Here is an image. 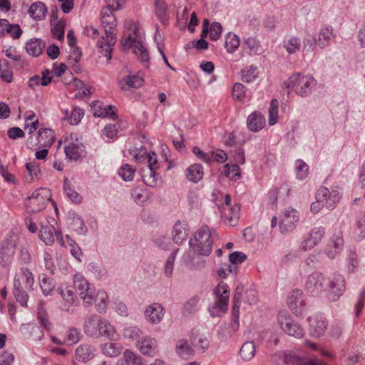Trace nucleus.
Wrapping results in <instances>:
<instances>
[{
	"label": "nucleus",
	"instance_id": "nucleus-1",
	"mask_svg": "<svg viewBox=\"0 0 365 365\" xmlns=\"http://www.w3.org/2000/svg\"><path fill=\"white\" fill-rule=\"evenodd\" d=\"M113 9L108 7L101 10V25L105 29V35L101 36L97 46H115L117 39V21Z\"/></svg>",
	"mask_w": 365,
	"mask_h": 365
},
{
	"label": "nucleus",
	"instance_id": "nucleus-2",
	"mask_svg": "<svg viewBox=\"0 0 365 365\" xmlns=\"http://www.w3.org/2000/svg\"><path fill=\"white\" fill-rule=\"evenodd\" d=\"M190 247L197 254L207 256L212 250L213 240L210 228L202 226L195 234L194 237L190 239Z\"/></svg>",
	"mask_w": 365,
	"mask_h": 365
},
{
	"label": "nucleus",
	"instance_id": "nucleus-3",
	"mask_svg": "<svg viewBox=\"0 0 365 365\" xmlns=\"http://www.w3.org/2000/svg\"><path fill=\"white\" fill-rule=\"evenodd\" d=\"M284 83L287 88L293 90L302 97H305L311 93L317 85V81L311 75L297 73L291 76Z\"/></svg>",
	"mask_w": 365,
	"mask_h": 365
},
{
	"label": "nucleus",
	"instance_id": "nucleus-4",
	"mask_svg": "<svg viewBox=\"0 0 365 365\" xmlns=\"http://www.w3.org/2000/svg\"><path fill=\"white\" fill-rule=\"evenodd\" d=\"M215 302L209 308V312L212 317H221L228 308L230 288L225 282H220L214 289Z\"/></svg>",
	"mask_w": 365,
	"mask_h": 365
},
{
	"label": "nucleus",
	"instance_id": "nucleus-5",
	"mask_svg": "<svg viewBox=\"0 0 365 365\" xmlns=\"http://www.w3.org/2000/svg\"><path fill=\"white\" fill-rule=\"evenodd\" d=\"M145 35L139 24L131 19L125 20L121 38L122 46H143Z\"/></svg>",
	"mask_w": 365,
	"mask_h": 365
},
{
	"label": "nucleus",
	"instance_id": "nucleus-6",
	"mask_svg": "<svg viewBox=\"0 0 365 365\" xmlns=\"http://www.w3.org/2000/svg\"><path fill=\"white\" fill-rule=\"evenodd\" d=\"M73 287L76 293L83 301L84 307H89L93 304L96 289L88 282L86 278L81 273H76L73 277Z\"/></svg>",
	"mask_w": 365,
	"mask_h": 365
},
{
	"label": "nucleus",
	"instance_id": "nucleus-7",
	"mask_svg": "<svg viewBox=\"0 0 365 365\" xmlns=\"http://www.w3.org/2000/svg\"><path fill=\"white\" fill-rule=\"evenodd\" d=\"M55 237L61 246H65V241L60 229L58 227L56 220L51 217L46 224L41 227L39 238L46 245H52Z\"/></svg>",
	"mask_w": 365,
	"mask_h": 365
},
{
	"label": "nucleus",
	"instance_id": "nucleus-8",
	"mask_svg": "<svg viewBox=\"0 0 365 365\" xmlns=\"http://www.w3.org/2000/svg\"><path fill=\"white\" fill-rule=\"evenodd\" d=\"M49 190L41 187L34 190L25 201V206L30 212H38L45 207L46 202L50 200Z\"/></svg>",
	"mask_w": 365,
	"mask_h": 365
},
{
	"label": "nucleus",
	"instance_id": "nucleus-9",
	"mask_svg": "<svg viewBox=\"0 0 365 365\" xmlns=\"http://www.w3.org/2000/svg\"><path fill=\"white\" fill-rule=\"evenodd\" d=\"M277 322L281 329L289 336L302 338L304 330L302 327L286 311H280L277 315Z\"/></svg>",
	"mask_w": 365,
	"mask_h": 365
},
{
	"label": "nucleus",
	"instance_id": "nucleus-10",
	"mask_svg": "<svg viewBox=\"0 0 365 365\" xmlns=\"http://www.w3.org/2000/svg\"><path fill=\"white\" fill-rule=\"evenodd\" d=\"M18 237L14 233L6 235L0 249V264L2 267L9 266L14 258Z\"/></svg>",
	"mask_w": 365,
	"mask_h": 365
},
{
	"label": "nucleus",
	"instance_id": "nucleus-11",
	"mask_svg": "<svg viewBox=\"0 0 365 365\" xmlns=\"http://www.w3.org/2000/svg\"><path fill=\"white\" fill-rule=\"evenodd\" d=\"M231 199L230 195H226L224 199V203L217 205L221 217L226 224L230 226H235L238 222L240 218V207L237 204L231 205Z\"/></svg>",
	"mask_w": 365,
	"mask_h": 365
},
{
	"label": "nucleus",
	"instance_id": "nucleus-12",
	"mask_svg": "<svg viewBox=\"0 0 365 365\" xmlns=\"http://www.w3.org/2000/svg\"><path fill=\"white\" fill-rule=\"evenodd\" d=\"M327 279L319 272L309 274L305 282V290L312 296L320 295L327 290Z\"/></svg>",
	"mask_w": 365,
	"mask_h": 365
},
{
	"label": "nucleus",
	"instance_id": "nucleus-13",
	"mask_svg": "<svg viewBox=\"0 0 365 365\" xmlns=\"http://www.w3.org/2000/svg\"><path fill=\"white\" fill-rule=\"evenodd\" d=\"M299 220V212L292 207L284 209L280 217L279 229L282 233H288L292 231Z\"/></svg>",
	"mask_w": 365,
	"mask_h": 365
},
{
	"label": "nucleus",
	"instance_id": "nucleus-14",
	"mask_svg": "<svg viewBox=\"0 0 365 365\" xmlns=\"http://www.w3.org/2000/svg\"><path fill=\"white\" fill-rule=\"evenodd\" d=\"M221 33L222 26L220 24L215 22L210 26L209 20L205 19L202 22V30L200 35L201 38L198 40L195 46H207L205 38L208 34L211 40L216 41L220 38Z\"/></svg>",
	"mask_w": 365,
	"mask_h": 365
},
{
	"label": "nucleus",
	"instance_id": "nucleus-15",
	"mask_svg": "<svg viewBox=\"0 0 365 365\" xmlns=\"http://www.w3.org/2000/svg\"><path fill=\"white\" fill-rule=\"evenodd\" d=\"M327 289H329V299L332 302L337 301L346 289L345 279L343 275L336 274L330 280L327 279Z\"/></svg>",
	"mask_w": 365,
	"mask_h": 365
},
{
	"label": "nucleus",
	"instance_id": "nucleus-16",
	"mask_svg": "<svg viewBox=\"0 0 365 365\" xmlns=\"http://www.w3.org/2000/svg\"><path fill=\"white\" fill-rule=\"evenodd\" d=\"M325 235V228L322 226L314 227L304 237L301 242L300 249L307 251L313 249L322 240Z\"/></svg>",
	"mask_w": 365,
	"mask_h": 365
},
{
	"label": "nucleus",
	"instance_id": "nucleus-17",
	"mask_svg": "<svg viewBox=\"0 0 365 365\" xmlns=\"http://www.w3.org/2000/svg\"><path fill=\"white\" fill-rule=\"evenodd\" d=\"M135 346L144 356L153 357L158 352V344L155 338L145 335L139 338L135 342Z\"/></svg>",
	"mask_w": 365,
	"mask_h": 365
},
{
	"label": "nucleus",
	"instance_id": "nucleus-18",
	"mask_svg": "<svg viewBox=\"0 0 365 365\" xmlns=\"http://www.w3.org/2000/svg\"><path fill=\"white\" fill-rule=\"evenodd\" d=\"M65 154L70 160H76L81 156L83 144L76 138V135L71 134L65 139Z\"/></svg>",
	"mask_w": 365,
	"mask_h": 365
},
{
	"label": "nucleus",
	"instance_id": "nucleus-19",
	"mask_svg": "<svg viewBox=\"0 0 365 365\" xmlns=\"http://www.w3.org/2000/svg\"><path fill=\"white\" fill-rule=\"evenodd\" d=\"M309 331L311 336L319 338L327 329V321L322 314H315L309 317Z\"/></svg>",
	"mask_w": 365,
	"mask_h": 365
},
{
	"label": "nucleus",
	"instance_id": "nucleus-20",
	"mask_svg": "<svg viewBox=\"0 0 365 365\" xmlns=\"http://www.w3.org/2000/svg\"><path fill=\"white\" fill-rule=\"evenodd\" d=\"M165 314V310L160 303H152L148 305L144 312L145 320L152 324H158L161 322Z\"/></svg>",
	"mask_w": 365,
	"mask_h": 365
},
{
	"label": "nucleus",
	"instance_id": "nucleus-21",
	"mask_svg": "<svg viewBox=\"0 0 365 365\" xmlns=\"http://www.w3.org/2000/svg\"><path fill=\"white\" fill-rule=\"evenodd\" d=\"M303 298V292L300 289H294L288 297V307L297 316L302 315L304 310L305 302Z\"/></svg>",
	"mask_w": 365,
	"mask_h": 365
},
{
	"label": "nucleus",
	"instance_id": "nucleus-22",
	"mask_svg": "<svg viewBox=\"0 0 365 365\" xmlns=\"http://www.w3.org/2000/svg\"><path fill=\"white\" fill-rule=\"evenodd\" d=\"M93 115L99 118H109L113 120H116L118 115L116 108L113 106H106L101 101H95L91 104Z\"/></svg>",
	"mask_w": 365,
	"mask_h": 365
},
{
	"label": "nucleus",
	"instance_id": "nucleus-23",
	"mask_svg": "<svg viewBox=\"0 0 365 365\" xmlns=\"http://www.w3.org/2000/svg\"><path fill=\"white\" fill-rule=\"evenodd\" d=\"M101 317L93 314L87 316L83 322L84 333L92 338L98 339Z\"/></svg>",
	"mask_w": 365,
	"mask_h": 365
},
{
	"label": "nucleus",
	"instance_id": "nucleus-24",
	"mask_svg": "<svg viewBox=\"0 0 365 365\" xmlns=\"http://www.w3.org/2000/svg\"><path fill=\"white\" fill-rule=\"evenodd\" d=\"M284 358V362L289 365H327L326 363L317 358L306 359L299 357L292 351L281 354Z\"/></svg>",
	"mask_w": 365,
	"mask_h": 365
},
{
	"label": "nucleus",
	"instance_id": "nucleus-25",
	"mask_svg": "<svg viewBox=\"0 0 365 365\" xmlns=\"http://www.w3.org/2000/svg\"><path fill=\"white\" fill-rule=\"evenodd\" d=\"M96 349L88 344H82L75 351V359L78 361L87 363L96 356Z\"/></svg>",
	"mask_w": 365,
	"mask_h": 365
},
{
	"label": "nucleus",
	"instance_id": "nucleus-26",
	"mask_svg": "<svg viewBox=\"0 0 365 365\" xmlns=\"http://www.w3.org/2000/svg\"><path fill=\"white\" fill-rule=\"evenodd\" d=\"M101 336L106 337L111 341L118 340L120 336L115 327L108 319L104 317L101 318V322H100L98 338Z\"/></svg>",
	"mask_w": 365,
	"mask_h": 365
},
{
	"label": "nucleus",
	"instance_id": "nucleus-27",
	"mask_svg": "<svg viewBox=\"0 0 365 365\" xmlns=\"http://www.w3.org/2000/svg\"><path fill=\"white\" fill-rule=\"evenodd\" d=\"M247 125L250 130L258 132L265 125V118L261 113L253 112L247 117Z\"/></svg>",
	"mask_w": 365,
	"mask_h": 365
},
{
	"label": "nucleus",
	"instance_id": "nucleus-28",
	"mask_svg": "<svg viewBox=\"0 0 365 365\" xmlns=\"http://www.w3.org/2000/svg\"><path fill=\"white\" fill-rule=\"evenodd\" d=\"M68 224L70 227L79 235H86L88 228L83 219L76 212H69Z\"/></svg>",
	"mask_w": 365,
	"mask_h": 365
},
{
	"label": "nucleus",
	"instance_id": "nucleus-29",
	"mask_svg": "<svg viewBox=\"0 0 365 365\" xmlns=\"http://www.w3.org/2000/svg\"><path fill=\"white\" fill-rule=\"evenodd\" d=\"M188 232L189 230L186 223L180 221L176 222L173 228V241L176 244H180L187 239Z\"/></svg>",
	"mask_w": 365,
	"mask_h": 365
},
{
	"label": "nucleus",
	"instance_id": "nucleus-30",
	"mask_svg": "<svg viewBox=\"0 0 365 365\" xmlns=\"http://www.w3.org/2000/svg\"><path fill=\"white\" fill-rule=\"evenodd\" d=\"M341 189L339 187H333L331 191L328 190L324 200V206L329 210H334L341 199Z\"/></svg>",
	"mask_w": 365,
	"mask_h": 365
},
{
	"label": "nucleus",
	"instance_id": "nucleus-31",
	"mask_svg": "<svg viewBox=\"0 0 365 365\" xmlns=\"http://www.w3.org/2000/svg\"><path fill=\"white\" fill-rule=\"evenodd\" d=\"M51 24L53 36L61 42L64 37L65 21L63 19L57 21V16L53 12L51 18Z\"/></svg>",
	"mask_w": 365,
	"mask_h": 365
},
{
	"label": "nucleus",
	"instance_id": "nucleus-32",
	"mask_svg": "<svg viewBox=\"0 0 365 365\" xmlns=\"http://www.w3.org/2000/svg\"><path fill=\"white\" fill-rule=\"evenodd\" d=\"M55 136L53 130L41 128L38 132V144L42 147H50L54 142Z\"/></svg>",
	"mask_w": 365,
	"mask_h": 365
},
{
	"label": "nucleus",
	"instance_id": "nucleus-33",
	"mask_svg": "<svg viewBox=\"0 0 365 365\" xmlns=\"http://www.w3.org/2000/svg\"><path fill=\"white\" fill-rule=\"evenodd\" d=\"M96 294L93 301L97 312L100 314H106L108 309V297L107 292L103 289H100Z\"/></svg>",
	"mask_w": 365,
	"mask_h": 365
},
{
	"label": "nucleus",
	"instance_id": "nucleus-34",
	"mask_svg": "<svg viewBox=\"0 0 365 365\" xmlns=\"http://www.w3.org/2000/svg\"><path fill=\"white\" fill-rule=\"evenodd\" d=\"M203 168L200 164L195 163L189 166L185 170L187 179L192 182H199L203 177Z\"/></svg>",
	"mask_w": 365,
	"mask_h": 365
},
{
	"label": "nucleus",
	"instance_id": "nucleus-35",
	"mask_svg": "<svg viewBox=\"0 0 365 365\" xmlns=\"http://www.w3.org/2000/svg\"><path fill=\"white\" fill-rule=\"evenodd\" d=\"M328 193V188L326 187H321L316 195V201L313 202L310 206V211L313 214L318 213L323 206H324V197Z\"/></svg>",
	"mask_w": 365,
	"mask_h": 365
},
{
	"label": "nucleus",
	"instance_id": "nucleus-36",
	"mask_svg": "<svg viewBox=\"0 0 365 365\" xmlns=\"http://www.w3.org/2000/svg\"><path fill=\"white\" fill-rule=\"evenodd\" d=\"M344 245V240L341 237H337L330 242L326 247V253L330 259L335 258L341 251Z\"/></svg>",
	"mask_w": 365,
	"mask_h": 365
},
{
	"label": "nucleus",
	"instance_id": "nucleus-37",
	"mask_svg": "<svg viewBox=\"0 0 365 365\" xmlns=\"http://www.w3.org/2000/svg\"><path fill=\"white\" fill-rule=\"evenodd\" d=\"M47 9L41 2H36L31 4L29 10V14L34 19L40 21L45 18Z\"/></svg>",
	"mask_w": 365,
	"mask_h": 365
},
{
	"label": "nucleus",
	"instance_id": "nucleus-38",
	"mask_svg": "<svg viewBox=\"0 0 365 365\" xmlns=\"http://www.w3.org/2000/svg\"><path fill=\"white\" fill-rule=\"evenodd\" d=\"M142 178L143 182L150 187H156L160 180L159 175L156 173V170L149 168L143 170Z\"/></svg>",
	"mask_w": 365,
	"mask_h": 365
},
{
	"label": "nucleus",
	"instance_id": "nucleus-39",
	"mask_svg": "<svg viewBox=\"0 0 365 365\" xmlns=\"http://www.w3.org/2000/svg\"><path fill=\"white\" fill-rule=\"evenodd\" d=\"M39 284L41 289L45 295L51 294L56 287L54 279L52 277H48L45 274L39 275Z\"/></svg>",
	"mask_w": 365,
	"mask_h": 365
},
{
	"label": "nucleus",
	"instance_id": "nucleus-40",
	"mask_svg": "<svg viewBox=\"0 0 365 365\" xmlns=\"http://www.w3.org/2000/svg\"><path fill=\"white\" fill-rule=\"evenodd\" d=\"M102 353L108 357L118 356L122 350V346L117 343L107 342L101 345Z\"/></svg>",
	"mask_w": 365,
	"mask_h": 365
},
{
	"label": "nucleus",
	"instance_id": "nucleus-41",
	"mask_svg": "<svg viewBox=\"0 0 365 365\" xmlns=\"http://www.w3.org/2000/svg\"><path fill=\"white\" fill-rule=\"evenodd\" d=\"M175 349L178 356L184 359H188L193 354V349L185 339H180L177 342Z\"/></svg>",
	"mask_w": 365,
	"mask_h": 365
},
{
	"label": "nucleus",
	"instance_id": "nucleus-42",
	"mask_svg": "<svg viewBox=\"0 0 365 365\" xmlns=\"http://www.w3.org/2000/svg\"><path fill=\"white\" fill-rule=\"evenodd\" d=\"M38 119L34 111L29 110L25 114V129L29 134L35 132L38 127Z\"/></svg>",
	"mask_w": 365,
	"mask_h": 365
},
{
	"label": "nucleus",
	"instance_id": "nucleus-43",
	"mask_svg": "<svg viewBox=\"0 0 365 365\" xmlns=\"http://www.w3.org/2000/svg\"><path fill=\"white\" fill-rule=\"evenodd\" d=\"M246 255L240 252H234L229 256L230 264L227 265L229 272H236L237 264L245 261Z\"/></svg>",
	"mask_w": 365,
	"mask_h": 365
},
{
	"label": "nucleus",
	"instance_id": "nucleus-44",
	"mask_svg": "<svg viewBox=\"0 0 365 365\" xmlns=\"http://www.w3.org/2000/svg\"><path fill=\"white\" fill-rule=\"evenodd\" d=\"M123 359L128 365H144L143 359L130 349L124 351Z\"/></svg>",
	"mask_w": 365,
	"mask_h": 365
},
{
	"label": "nucleus",
	"instance_id": "nucleus-45",
	"mask_svg": "<svg viewBox=\"0 0 365 365\" xmlns=\"http://www.w3.org/2000/svg\"><path fill=\"white\" fill-rule=\"evenodd\" d=\"M256 352L255 345L253 341H247L243 344L240 350V355L245 361H250L252 359Z\"/></svg>",
	"mask_w": 365,
	"mask_h": 365
},
{
	"label": "nucleus",
	"instance_id": "nucleus-46",
	"mask_svg": "<svg viewBox=\"0 0 365 365\" xmlns=\"http://www.w3.org/2000/svg\"><path fill=\"white\" fill-rule=\"evenodd\" d=\"M296 177L299 180L305 179L309 175V165L302 160L298 159L294 163Z\"/></svg>",
	"mask_w": 365,
	"mask_h": 365
},
{
	"label": "nucleus",
	"instance_id": "nucleus-47",
	"mask_svg": "<svg viewBox=\"0 0 365 365\" xmlns=\"http://www.w3.org/2000/svg\"><path fill=\"white\" fill-rule=\"evenodd\" d=\"M123 82L128 88H139L143 84V76L141 72H138L136 75L128 76L123 78Z\"/></svg>",
	"mask_w": 365,
	"mask_h": 365
},
{
	"label": "nucleus",
	"instance_id": "nucleus-48",
	"mask_svg": "<svg viewBox=\"0 0 365 365\" xmlns=\"http://www.w3.org/2000/svg\"><path fill=\"white\" fill-rule=\"evenodd\" d=\"M81 338V332L75 327L69 328L65 333V343L72 346L78 343Z\"/></svg>",
	"mask_w": 365,
	"mask_h": 365
},
{
	"label": "nucleus",
	"instance_id": "nucleus-49",
	"mask_svg": "<svg viewBox=\"0 0 365 365\" xmlns=\"http://www.w3.org/2000/svg\"><path fill=\"white\" fill-rule=\"evenodd\" d=\"M258 69L257 67L250 66L242 71V80L247 83H251L258 77Z\"/></svg>",
	"mask_w": 365,
	"mask_h": 365
},
{
	"label": "nucleus",
	"instance_id": "nucleus-50",
	"mask_svg": "<svg viewBox=\"0 0 365 365\" xmlns=\"http://www.w3.org/2000/svg\"><path fill=\"white\" fill-rule=\"evenodd\" d=\"M133 53L143 63L145 68H148L150 65V54L146 47H133Z\"/></svg>",
	"mask_w": 365,
	"mask_h": 365
},
{
	"label": "nucleus",
	"instance_id": "nucleus-51",
	"mask_svg": "<svg viewBox=\"0 0 365 365\" xmlns=\"http://www.w3.org/2000/svg\"><path fill=\"white\" fill-rule=\"evenodd\" d=\"M155 11L159 20L164 23L168 19L167 6L164 0H155Z\"/></svg>",
	"mask_w": 365,
	"mask_h": 365
},
{
	"label": "nucleus",
	"instance_id": "nucleus-52",
	"mask_svg": "<svg viewBox=\"0 0 365 365\" xmlns=\"http://www.w3.org/2000/svg\"><path fill=\"white\" fill-rule=\"evenodd\" d=\"M200 302V297L197 295L190 297L183 305L182 313L188 315L197 310V306Z\"/></svg>",
	"mask_w": 365,
	"mask_h": 365
},
{
	"label": "nucleus",
	"instance_id": "nucleus-53",
	"mask_svg": "<svg viewBox=\"0 0 365 365\" xmlns=\"http://www.w3.org/2000/svg\"><path fill=\"white\" fill-rule=\"evenodd\" d=\"M279 103L277 99H272L269 108L268 123L269 125H274L278 120Z\"/></svg>",
	"mask_w": 365,
	"mask_h": 365
},
{
	"label": "nucleus",
	"instance_id": "nucleus-54",
	"mask_svg": "<svg viewBox=\"0 0 365 365\" xmlns=\"http://www.w3.org/2000/svg\"><path fill=\"white\" fill-rule=\"evenodd\" d=\"M240 167L238 165L236 164H226L224 166L222 173L226 176L227 178L231 179V180H235V178H237L240 176Z\"/></svg>",
	"mask_w": 365,
	"mask_h": 365
},
{
	"label": "nucleus",
	"instance_id": "nucleus-55",
	"mask_svg": "<svg viewBox=\"0 0 365 365\" xmlns=\"http://www.w3.org/2000/svg\"><path fill=\"white\" fill-rule=\"evenodd\" d=\"M142 333V330L138 327H127L123 329V337L131 340L137 341Z\"/></svg>",
	"mask_w": 365,
	"mask_h": 365
},
{
	"label": "nucleus",
	"instance_id": "nucleus-56",
	"mask_svg": "<svg viewBox=\"0 0 365 365\" xmlns=\"http://www.w3.org/2000/svg\"><path fill=\"white\" fill-rule=\"evenodd\" d=\"M232 96L233 99L240 102L243 101L246 96L245 86L240 83H235L232 88Z\"/></svg>",
	"mask_w": 365,
	"mask_h": 365
},
{
	"label": "nucleus",
	"instance_id": "nucleus-57",
	"mask_svg": "<svg viewBox=\"0 0 365 365\" xmlns=\"http://www.w3.org/2000/svg\"><path fill=\"white\" fill-rule=\"evenodd\" d=\"M135 170L128 164H124L118 170L119 175L125 181L133 180Z\"/></svg>",
	"mask_w": 365,
	"mask_h": 365
},
{
	"label": "nucleus",
	"instance_id": "nucleus-58",
	"mask_svg": "<svg viewBox=\"0 0 365 365\" xmlns=\"http://www.w3.org/2000/svg\"><path fill=\"white\" fill-rule=\"evenodd\" d=\"M178 249L175 250L168 257L164 267V274L166 277H170L173 272L174 262L175 261Z\"/></svg>",
	"mask_w": 365,
	"mask_h": 365
},
{
	"label": "nucleus",
	"instance_id": "nucleus-59",
	"mask_svg": "<svg viewBox=\"0 0 365 365\" xmlns=\"http://www.w3.org/2000/svg\"><path fill=\"white\" fill-rule=\"evenodd\" d=\"M131 196L133 200L138 205L143 203L148 198L145 190L138 187L132 190Z\"/></svg>",
	"mask_w": 365,
	"mask_h": 365
},
{
	"label": "nucleus",
	"instance_id": "nucleus-60",
	"mask_svg": "<svg viewBox=\"0 0 365 365\" xmlns=\"http://www.w3.org/2000/svg\"><path fill=\"white\" fill-rule=\"evenodd\" d=\"M26 168L30 175V180L39 178L41 175V170L38 165L35 162L26 163Z\"/></svg>",
	"mask_w": 365,
	"mask_h": 365
},
{
	"label": "nucleus",
	"instance_id": "nucleus-61",
	"mask_svg": "<svg viewBox=\"0 0 365 365\" xmlns=\"http://www.w3.org/2000/svg\"><path fill=\"white\" fill-rule=\"evenodd\" d=\"M83 115L84 111L82 108L79 107L73 108L69 117L70 123L71 125H78L81 122Z\"/></svg>",
	"mask_w": 365,
	"mask_h": 365
},
{
	"label": "nucleus",
	"instance_id": "nucleus-62",
	"mask_svg": "<svg viewBox=\"0 0 365 365\" xmlns=\"http://www.w3.org/2000/svg\"><path fill=\"white\" fill-rule=\"evenodd\" d=\"M354 234L358 240H362L365 238V216L357 220Z\"/></svg>",
	"mask_w": 365,
	"mask_h": 365
},
{
	"label": "nucleus",
	"instance_id": "nucleus-63",
	"mask_svg": "<svg viewBox=\"0 0 365 365\" xmlns=\"http://www.w3.org/2000/svg\"><path fill=\"white\" fill-rule=\"evenodd\" d=\"M64 192L66 195L75 203H80L81 202V195L73 190L70 185L65 182L63 185Z\"/></svg>",
	"mask_w": 365,
	"mask_h": 365
},
{
	"label": "nucleus",
	"instance_id": "nucleus-64",
	"mask_svg": "<svg viewBox=\"0 0 365 365\" xmlns=\"http://www.w3.org/2000/svg\"><path fill=\"white\" fill-rule=\"evenodd\" d=\"M333 37L332 29L324 28L319 33V41L322 44L329 43Z\"/></svg>",
	"mask_w": 365,
	"mask_h": 365
}]
</instances>
